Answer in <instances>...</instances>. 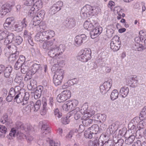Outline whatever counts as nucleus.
Here are the masks:
<instances>
[{
  "instance_id": "nucleus-1",
  "label": "nucleus",
  "mask_w": 146,
  "mask_h": 146,
  "mask_svg": "<svg viewBox=\"0 0 146 146\" xmlns=\"http://www.w3.org/2000/svg\"><path fill=\"white\" fill-rule=\"evenodd\" d=\"M81 112L83 115L81 117V119L83 125L85 127L89 126L92 123V119L90 117L94 114V111H92L90 112V111L87 109L84 110L83 107H82L81 109Z\"/></svg>"
},
{
  "instance_id": "nucleus-2",
  "label": "nucleus",
  "mask_w": 146,
  "mask_h": 146,
  "mask_svg": "<svg viewBox=\"0 0 146 146\" xmlns=\"http://www.w3.org/2000/svg\"><path fill=\"white\" fill-rule=\"evenodd\" d=\"M14 36L13 33H9L7 30H0V40L5 39L4 42V44L5 45L13 42Z\"/></svg>"
},
{
  "instance_id": "nucleus-3",
  "label": "nucleus",
  "mask_w": 146,
  "mask_h": 146,
  "mask_svg": "<svg viewBox=\"0 0 146 146\" xmlns=\"http://www.w3.org/2000/svg\"><path fill=\"white\" fill-rule=\"evenodd\" d=\"M91 53L90 50L85 48L81 50L79 52L78 55L81 61L86 62L91 59Z\"/></svg>"
},
{
  "instance_id": "nucleus-4",
  "label": "nucleus",
  "mask_w": 146,
  "mask_h": 146,
  "mask_svg": "<svg viewBox=\"0 0 146 146\" xmlns=\"http://www.w3.org/2000/svg\"><path fill=\"white\" fill-rule=\"evenodd\" d=\"M64 51L63 45H60L59 47H57L51 49L48 52V54L50 57H57L61 55Z\"/></svg>"
},
{
  "instance_id": "nucleus-5",
  "label": "nucleus",
  "mask_w": 146,
  "mask_h": 146,
  "mask_svg": "<svg viewBox=\"0 0 146 146\" xmlns=\"http://www.w3.org/2000/svg\"><path fill=\"white\" fill-rule=\"evenodd\" d=\"M94 8L89 5H86L81 10V15L83 18L89 17L92 15L94 13Z\"/></svg>"
},
{
  "instance_id": "nucleus-6",
  "label": "nucleus",
  "mask_w": 146,
  "mask_h": 146,
  "mask_svg": "<svg viewBox=\"0 0 146 146\" xmlns=\"http://www.w3.org/2000/svg\"><path fill=\"white\" fill-rule=\"evenodd\" d=\"M78 104V101L76 100H70L66 102L62 106V108L66 111L73 110Z\"/></svg>"
},
{
  "instance_id": "nucleus-7",
  "label": "nucleus",
  "mask_w": 146,
  "mask_h": 146,
  "mask_svg": "<svg viewBox=\"0 0 146 146\" xmlns=\"http://www.w3.org/2000/svg\"><path fill=\"white\" fill-rule=\"evenodd\" d=\"M121 46L119 37L117 35L115 36L111 40L110 44L111 48L114 51H116L119 49Z\"/></svg>"
},
{
  "instance_id": "nucleus-8",
  "label": "nucleus",
  "mask_w": 146,
  "mask_h": 146,
  "mask_svg": "<svg viewBox=\"0 0 146 146\" xmlns=\"http://www.w3.org/2000/svg\"><path fill=\"white\" fill-rule=\"evenodd\" d=\"M42 6V3L41 0H38L33 4V6L32 7L29 11V13L31 15H34L37 11L41 9Z\"/></svg>"
},
{
  "instance_id": "nucleus-9",
  "label": "nucleus",
  "mask_w": 146,
  "mask_h": 146,
  "mask_svg": "<svg viewBox=\"0 0 146 146\" xmlns=\"http://www.w3.org/2000/svg\"><path fill=\"white\" fill-rule=\"evenodd\" d=\"M135 43L133 46L134 49L138 51H142L146 48L145 46L142 44V41H141V39L138 37H137L135 38Z\"/></svg>"
},
{
  "instance_id": "nucleus-10",
  "label": "nucleus",
  "mask_w": 146,
  "mask_h": 146,
  "mask_svg": "<svg viewBox=\"0 0 146 146\" xmlns=\"http://www.w3.org/2000/svg\"><path fill=\"white\" fill-rule=\"evenodd\" d=\"M86 38L87 36L84 34L77 35L74 39L75 45L77 46H80L86 40Z\"/></svg>"
},
{
  "instance_id": "nucleus-11",
  "label": "nucleus",
  "mask_w": 146,
  "mask_h": 146,
  "mask_svg": "<svg viewBox=\"0 0 146 146\" xmlns=\"http://www.w3.org/2000/svg\"><path fill=\"white\" fill-rule=\"evenodd\" d=\"M11 5L8 4L6 3L3 5L1 7V9H0V16L2 17L5 15L7 13L11 11Z\"/></svg>"
},
{
  "instance_id": "nucleus-12",
  "label": "nucleus",
  "mask_w": 146,
  "mask_h": 146,
  "mask_svg": "<svg viewBox=\"0 0 146 146\" xmlns=\"http://www.w3.org/2000/svg\"><path fill=\"white\" fill-rule=\"evenodd\" d=\"M17 128V129H21L22 130H24L26 132H30L32 127L29 124H26L24 125L21 122H19L17 123L16 124Z\"/></svg>"
},
{
  "instance_id": "nucleus-13",
  "label": "nucleus",
  "mask_w": 146,
  "mask_h": 146,
  "mask_svg": "<svg viewBox=\"0 0 146 146\" xmlns=\"http://www.w3.org/2000/svg\"><path fill=\"white\" fill-rule=\"evenodd\" d=\"M40 66V64H34L29 68L28 72L27 73V75L29 76H31L39 69Z\"/></svg>"
},
{
  "instance_id": "nucleus-14",
  "label": "nucleus",
  "mask_w": 146,
  "mask_h": 146,
  "mask_svg": "<svg viewBox=\"0 0 146 146\" xmlns=\"http://www.w3.org/2000/svg\"><path fill=\"white\" fill-rule=\"evenodd\" d=\"M102 28L99 26L96 27L90 33L91 37L94 38L98 37L102 33Z\"/></svg>"
},
{
  "instance_id": "nucleus-15",
  "label": "nucleus",
  "mask_w": 146,
  "mask_h": 146,
  "mask_svg": "<svg viewBox=\"0 0 146 146\" xmlns=\"http://www.w3.org/2000/svg\"><path fill=\"white\" fill-rule=\"evenodd\" d=\"M41 133L43 136H49L50 133V130L49 126L46 124H43L41 128Z\"/></svg>"
},
{
  "instance_id": "nucleus-16",
  "label": "nucleus",
  "mask_w": 146,
  "mask_h": 146,
  "mask_svg": "<svg viewBox=\"0 0 146 146\" xmlns=\"http://www.w3.org/2000/svg\"><path fill=\"white\" fill-rule=\"evenodd\" d=\"M26 18H25L23 19L22 22L18 23L15 25V27L16 31L20 32L21 31L23 28L27 26L26 23Z\"/></svg>"
},
{
  "instance_id": "nucleus-17",
  "label": "nucleus",
  "mask_w": 146,
  "mask_h": 146,
  "mask_svg": "<svg viewBox=\"0 0 146 146\" xmlns=\"http://www.w3.org/2000/svg\"><path fill=\"white\" fill-rule=\"evenodd\" d=\"M41 105V101L38 100L34 104L33 102H30V105L32 107H31V110H33L34 111H37L40 108Z\"/></svg>"
},
{
  "instance_id": "nucleus-18",
  "label": "nucleus",
  "mask_w": 146,
  "mask_h": 146,
  "mask_svg": "<svg viewBox=\"0 0 146 146\" xmlns=\"http://www.w3.org/2000/svg\"><path fill=\"white\" fill-rule=\"evenodd\" d=\"M42 108L40 110V113L42 115H44L46 113L47 109L46 108L47 102L46 99L44 98L42 100Z\"/></svg>"
},
{
  "instance_id": "nucleus-19",
  "label": "nucleus",
  "mask_w": 146,
  "mask_h": 146,
  "mask_svg": "<svg viewBox=\"0 0 146 146\" xmlns=\"http://www.w3.org/2000/svg\"><path fill=\"white\" fill-rule=\"evenodd\" d=\"M81 110L80 111L79 108H76L74 110L71 111V113L73 114L74 116V118L76 120H78L80 117V113H81Z\"/></svg>"
},
{
  "instance_id": "nucleus-20",
  "label": "nucleus",
  "mask_w": 146,
  "mask_h": 146,
  "mask_svg": "<svg viewBox=\"0 0 146 146\" xmlns=\"http://www.w3.org/2000/svg\"><path fill=\"white\" fill-rule=\"evenodd\" d=\"M83 26L85 29L88 31L92 30L94 27V25L91 22L87 21L84 22Z\"/></svg>"
},
{
  "instance_id": "nucleus-21",
  "label": "nucleus",
  "mask_w": 146,
  "mask_h": 146,
  "mask_svg": "<svg viewBox=\"0 0 146 146\" xmlns=\"http://www.w3.org/2000/svg\"><path fill=\"white\" fill-rule=\"evenodd\" d=\"M65 75L64 70L62 69H58L56 71L54 76L63 79Z\"/></svg>"
},
{
  "instance_id": "nucleus-22",
  "label": "nucleus",
  "mask_w": 146,
  "mask_h": 146,
  "mask_svg": "<svg viewBox=\"0 0 146 146\" xmlns=\"http://www.w3.org/2000/svg\"><path fill=\"white\" fill-rule=\"evenodd\" d=\"M129 92V88L127 87H122L120 90V93L122 97L125 98L126 96Z\"/></svg>"
},
{
  "instance_id": "nucleus-23",
  "label": "nucleus",
  "mask_w": 146,
  "mask_h": 146,
  "mask_svg": "<svg viewBox=\"0 0 146 146\" xmlns=\"http://www.w3.org/2000/svg\"><path fill=\"white\" fill-rule=\"evenodd\" d=\"M137 76H135L130 78L129 81V84H130V86L133 87H135L137 85L138 83V80Z\"/></svg>"
},
{
  "instance_id": "nucleus-24",
  "label": "nucleus",
  "mask_w": 146,
  "mask_h": 146,
  "mask_svg": "<svg viewBox=\"0 0 146 146\" xmlns=\"http://www.w3.org/2000/svg\"><path fill=\"white\" fill-rule=\"evenodd\" d=\"M15 81L19 84V85H21V87H24L25 84L23 82V78L21 76H16L15 79Z\"/></svg>"
},
{
  "instance_id": "nucleus-25",
  "label": "nucleus",
  "mask_w": 146,
  "mask_h": 146,
  "mask_svg": "<svg viewBox=\"0 0 146 146\" xmlns=\"http://www.w3.org/2000/svg\"><path fill=\"white\" fill-rule=\"evenodd\" d=\"M93 134H96L99 131V128L97 125H94L88 128Z\"/></svg>"
},
{
  "instance_id": "nucleus-26",
  "label": "nucleus",
  "mask_w": 146,
  "mask_h": 146,
  "mask_svg": "<svg viewBox=\"0 0 146 146\" xmlns=\"http://www.w3.org/2000/svg\"><path fill=\"white\" fill-rule=\"evenodd\" d=\"M12 70V68L10 66H8L5 68V69L3 71H4L5 76L6 78L9 77L10 75Z\"/></svg>"
},
{
  "instance_id": "nucleus-27",
  "label": "nucleus",
  "mask_w": 146,
  "mask_h": 146,
  "mask_svg": "<svg viewBox=\"0 0 146 146\" xmlns=\"http://www.w3.org/2000/svg\"><path fill=\"white\" fill-rule=\"evenodd\" d=\"M54 75L53 79L54 84L56 86L60 85L62 81V79Z\"/></svg>"
},
{
  "instance_id": "nucleus-28",
  "label": "nucleus",
  "mask_w": 146,
  "mask_h": 146,
  "mask_svg": "<svg viewBox=\"0 0 146 146\" xmlns=\"http://www.w3.org/2000/svg\"><path fill=\"white\" fill-rule=\"evenodd\" d=\"M121 9L119 7H115L113 11L115 14H118L117 17L118 20L120 19L121 18Z\"/></svg>"
},
{
  "instance_id": "nucleus-29",
  "label": "nucleus",
  "mask_w": 146,
  "mask_h": 146,
  "mask_svg": "<svg viewBox=\"0 0 146 146\" xmlns=\"http://www.w3.org/2000/svg\"><path fill=\"white\" fill-rule=\"evenodd\" d=\"M23 94H21V93H19V94L16 95L14 98L15 101H16L17 103H19L24 101L23 98L22 96Z\"/></svg>"
},
{
  "instance_id": "nucleus-30",
  "label": "nucleus",
  "mask_w": 146,
  "mask_h": 146,
  "mask_svg": "<svg viewBox=\"0 0 146 146\" xmlns=\"http://www.w3.org/2000/svg\"><path fill=\"white\" fill-rule=\"evenodd\" d=\"M92 133L88 128L84 133V136L86 138L91 139L92 137Z\"/></svg>"
},
{
  "instance_id": "nucleus-31",
  "label": "nucleus",
  "mask_w": 146,
  "mask_h": 146,
  "mask_svg": "<svg viewBox=\"0 0 146 146\" xmlns=\"http://www.w3.org/2000/svg\"><path fill=\"white\" fill-rule=\"evenodd\" d=\"M22 41V38L20 36H16L14 39L13 38V42H14V43L16 45H19L21 43Z\"/></svg>"
},
{
  "instance_id": "nucleus-32",
  "label": "nucleus",
  "mask_w": 146,
  "mask_h": 146,
  "mask_svg": "<svg viewBox=\"0 0 146 146\" xmlns=\"http://www.w3.org/2000/svg\"><path fill=\"white\" fill-rule=\"evenodd\" d=\"M29 66L26 63H23L21 65V72L23 74H25L29 71Z\"/></svg>"
},
{
  "instance_id": "nucleus-33",
  "label": "nucleus",
  "mask_w": 146,
  "mask_h": 146,
  "mask_svg": "<svg viewBox=\"0 0 146 146\" xmlns=\"http://www.w3.org/2000/svg\"><path fill=\"white\" fill-rule=\"evenodd\" d=\"M119 93L117 90H113L111 93L110 96V98L112 100H114L116 99L118 96Z\"/></svg>"
},
{
  "instance_id": "nucleus-34",
  "label": "nucleus",
  "mask_w": 146,
  "mask_h": 146,
  "mask_svg": "<svg viewBox=\"0 0 146 146\" xmlns=\"http://www.w3.org/2000/svg\"><path fill=\"white\" fill-rule=\"evenodd\" d=\"M112 81L111 79H110L107 81L105 82L103 84V85L108 90H109L112 86Z\"/></svg>"
},
{
  "instance_id": "nucleus-35",
  "label": "nucleus",
  "mask_w": 146,
  "mask_h": 146,
  "mask_svg": "<svg viewBox=\"0 0 146 146\" xmlns=\"http://www.w3.org/2000/svg\"><path fill=\"white\" fill-rule=\"evenodd\" d=\"M65 97L66 100L69 99L71 95V92L68 90H66L63 91L62 92Z\"/></svg>"
},
{
  "instance_id": "nucleus-36",
  "label": "nucleus",
  "mask_w": 146,
  "mask_h": 146,
  "mask_svg": "<svg viewBox=\"0 0 146 146\" xmlns=\"http://www.w3.org/2000/svg\"><path fill=\"white\" fill-rule=\"evenodd\" d=\"M21 86V85L19 86H17L15 87V88H11L9 92V94L11 95H13V94L11 93V92H15L17 93L19 92L20 90L23 88Z\"/></svg>"
},
{
  "instance_id": "nucleus-37",
  "label": "nucleus",
  "mask_w": 146,
  "mask_h": 146,
  "mask_svg": "<svg viewBox=\"0 0 146 146\" xmlns=\"http://www.w3.org/2000/svg\"><path fill=\"white\" fill-rule=\"evenodd\" d=\"M42 21L38 17L35 16L33 19V25L34 26L38 25Z\"/></svg>"
},
{
  "instance_id": "nucleus-38",
  "label": "nucleus",
  "mask_w": 146,
  "mask_h": 146,
  "mask_svg": "<svg viewBox=\"0 0 146 146\" xmlns=\"http://www.w3.org/2000/svg\"><path fill=\"white\" fill-rule=\"evenodd\" d=\"M62 92L58 94L57 97V100L59 102H62L66 100L64 97Z\"/></svg>"
},
{
  "instance_id": "nucleus-39",
  "label": "nucleus",
  "mask_w": 146,
  "mask_h": 146,
  "mask_svg": "<svg viewBox=\"0 0 146 146\" xmlns=\"http://www.w3.org/2000/svg\"><path fill=\"white\" fill-rule=\"evenodd\" d=\"M135 139V136L133 135H131L125 140V142L127 145H130L133 142Z\"/></svg>"
},
{
  "instance_id": "nucleus-40",
  "label": "nucleus",
  "mask_w": 146,
  "mask_h": 146,
  "mask_svg": "<svg viewBox=\"0 0 146 146\" xmlns=\"http://www.w3.org/2000/svg\"><path fill=\"white\" fill-rule=\"evenodd\" d=\"M41 34V38H42L43 42L49 40L47 35V33L46 31L42 32Z\"/></svg>"
},
{
  "instance_id": "nucleus-41",
  "label": "nucleus",
  "mask_w": 146,
  "mask_h": 146,
  "mask_svg": "<svg viewBox=\"0 0 146 146\" xmlns=\"http://www.w3.org/2000/svg\"><path fill=\"white\" fill-rule=\"evenodd\" d=\"M14 18L13 17H11L7 18L4 24V26L5 27H8L11 24V22L13 21Z\"/></svg>"
},
{
  "instance_id": "nucleus-42",
  "label": "nucleus",
  "mask_w": 146,
  "mask_h": 146,
  "mask_svg": "<svg viewBox=\"0 0 146 146\" xmlns=\"http://www.w3.org/2000/svg\"><path fill=\"white\" fill-rule=\"evenodd\" d=\"M146 32L144 30H141L139 31V39H141V41H142L146 37Z\"/></svg>"
},
{
  "instance_id": "nucleus-43",
  "label": "nucleus",
  "mask_w": 146,
  "mask_h": 146,
  "mask_svg": "<svg viewBox=\"0 0 146 146\" xmlns=\"http://www.w3.org/2000/svg\"><path fill=\"white\" fill-rule=\"evenodd\" d=\"M98 142L97 139L89 140L88 142V146H97V143Z\"/></svg>"
},
{
  "instance_id": "nucleus-44",
  "label": "nucleus",
  "mask_w": 146,
  "mask_h": 146,
  "mask_svg": "<svg viewBox=\"0 0 146 146\" xmlns=\"http://www.w3.org/2000/svg\"><path fill=\"white\" fill-rule=\"evenodd\" d=\"M18 56L15 53L11 54L9 58V60L10 62L14 61L18 58Z\"/></svg>"
},
{
  "instance_id": "nucleus-45",
  "label": "nucleus",
  "mask_w": 146,
  "mask_h": 146,
  "mask_svg": "<svg viewBox=\"0 0 146 146\" xmlns=\"http://www.w3.org/2000/svg\"><path fill=\"white\" fill-rule=\"evenodd\" d=\"M70 117V113H68L67 114V116L63 118L62 120V123L65 125L68 124L70 122V120L69 119Z\"/></svg>"
},
{
  "instance_id": "nucleus-46",
  "label": "nucleus",
  "mask_w": 146,
  "mask_h": 146,
  "mask_svg": "<svg viewBox=\"0 0 146 146\" xmlns=\"http://www.w3.org/2000/svg\"><path fill=\"white\" fill-rule=\"evenodd\" d=\"M73 80H69L67 83L64 84L62 86V88L64 89H65L67 88L68 87L70 86L73 85Z\"/></svg>"
},
{
  "instance_id": "nucleus-47",
  "label": "nucleus",
  "mask_w": 146,
  "mask_h": 146,
  "mask_svg": "<svg viewBox=\"0 0 146 146\" xmlns=\"http://www.w3.org/2000/svg\"><path fill=\"white\" fill-rule=\"evenodd\" d=\"M85 129L84 126L82 125H80L78 129L75 130V132L78 133H81Z\"/></svg>"
},
{
  "instance_id": "nucleus-48",
  "label": "nucleus",
  "mask_w": 146,
  "mask_h": 146,
  "mask_svg": "<svg viewBox=\"0 0 146 146\" xmlns=\"http://www.w3.org/2000/svg\"><path fill=\"white\" fill-rule=\"evenodd\" d=\"M45 11L44 10H40L36 17H38L40 19L42 20L45 15Z\"/></svg>"
},
{
  "instance_id": "nucleus-49",
  "label": "nucleus",
  "mask_w": 146,
  "mask_h": 146,
  "mask_svg": "<svg viewBox=\"0 0 146 146\" xmlns=\"http://www.w3.org/2000/svg\"><path fill=\"white\" fill-rule=\"evenodd\" d=\"M59 9H58L54 5L50 9V13L51 15H53L56 13L57 11H59Z\"/></svg>"
},
{
  "instance_id": "nucleus-50",
  "label": "nucleus",
  "mask_w": 146,
  "mask_h": 146,
  "mask_svg": "<svg viewBox=\"0 0 146 146\" xmlns=\"http://www.w3.org/2000/svg\"><path fill=\"white\" fill-rule=\"evenodd\" d=\"M41 33H38L36 34L35 37V39L36 41L42 43L43 42L42 39L41 37Z\"/></svg>"
},
{
  "instance_id": "nucleus-51",
  "label": "nucleus",
  "mask_w": 146,
  "mask_h": 146,
  "mask_svg": "<svg viewBox=\"0 0 146 146\" xmlns=\"http://www.w3.org/2000/svg\"><path fill=\"white\" fill-rule=\"evenodd\" d=\"M41 94V90H40L36 89L34 93V97L36 99H38L39 98Z\"/></svg>"
},
{
  "instance_id": "nucleus-52",
  "label": "nucleus",
  "mask_w": 146,
  "mask_h": 146,
  "mask_svg": "<svg viewBox=\"0 0 146 146\" xmlns=\"http://www.w3.org/2000/svg\"><path fill=\"white\" fill-rule=\"evenodd\" d=\"M16 133V130L15 128H12L9 134V135L11 137H9V139H11L15 137Z\"/></svg>"
},
{
  "instance_id": "nucleus-53",
  "label": "nucleus",
  "mask_w": 146,
  "mask_h": 146,
  "mask_svg": "<svg viewBox=\"0 0 146 146\" xmlns=\"http://www.w3.org/2000/svg\"><path fill=\"white\" fill-rule=\"evenodd\" d=\"M8 116L7 114L3 115L0 119V121L3 123H5L8 120Z\"/></svg>"
},
{
  "instance_id": "nucleus-54",
  "label": "nucleus",
  "mask_w": 146,
  "mask_h": 146,
  "mask_svg": "<svg viewBox=\"0 0 146 146\" xmlns=\"http://www.w3.org/2000/svg\"><path fill=\"white\" fill-rule=\"evenodd\" d=\"M46 31L47 33V35L49 39L53 37L55 35V33L53 31L49 30Z\"/></svg>"
},
{
  "instance_id": "nucleus-55",
  "label": "nucleus",
  "mask_w": 146,
  "mask_h": 146,
  "mask_svg": "<svg viewBox=\"0 0 146 146\" xmlns=\"http://www.w3.org/2000/svg\"><path fill=\"white\" fill-rule=\"evenodd\" d=\"M21 94H23V96H22V97L23 98V99L24 100H25V101H27L29 99V94L27 92H25L21 93Z\"/></svg>"
},
{
  "instance_id": "nucleus-56",
  "label": "nucleus",
  "mask_w": 146,
  "mask_h": 146,
  "mask_svg": "<svg viewBox=\"0 0 146 146\" xmlns=\"http://www.w3.org/2000/svg\"><path fill=\"white\" fill-rule=\"evenodd\" d=\"M63 3L61 1H59L57 2L56 3L54 4L55 6L59 10L61 9V7L63 5Z\"/></svg>"
},
{
  "instance_id": "nucleus-57",
  "label": "nucleus",
  "mask_w": 146,
  "mask_h": 146,
  "mask_svg": "<svg viewBox=\"0 0 146 146\" xmlns=\"http://www.w3.org/2000/svg\"><path fill=\"white\" fill-rule=\"evenodd\" d=\"M115 5V3L114 2L111 1H109L108 3L107 6L108 7L111 9V10H112L114 7Z\"/></svg>"
},
{
  "instance_id": "nucleus-58",
  "label": "nucleus",
  "mask_w": 146,
  "mask_h": 146,
  "mask_svg": "<svg viewBox=\"0 0 146 146\" xmlns=\"http://www.w3.org/2000/svg\"><path fill=\"white\" fill-rule=\"evenodd\" d=\"M35 0H26L25 5L27 6H31L34 4Z\"/></svg>"
},
{
  "instance_id": "nucleus-59",
  "label": "nucleus",
  "mask_w": 146,
  "mask_h": 146,
  "mask_svg": "<svg viewBox=\"0 0 146 146\" xmlns=\"http://www.w3.org/2000/svg\"><path fill=\"white\" fill-rule=\"evenodd\" d=\"M106 119V115L105 114H101L99 116L98 119L100 121H104Z\"/></svg>"
},
{
  "instance_id": "nucleus-60",
  "label": "nucleus",
  "mask_w": 146,
  "mask_h": 146,
  "mask_svg": "<svg viewBox=\"0 0 146 146\" xmlns=\"http://www.w3.org/2000/svg\"><path fill=\"white\" fill-rule=\"evenodd\" d=\"M54 113L56 117L60 118L62 116V114L61 113L59 112V110L58 109H55L54 111Z\"/></svg>"
},
{
  "instance_id": "nucleus-61",
  "label": "nucleus",
  "mask_w": 146,
  "mask_h": 146,
  "mask_svg": "<svg viewBox=\"0 0 146 146\" xmlns=\"http://www.w3.org/2000/svg\"><path fill=\"white\" fill-rule=\"evenodd\" d=\"M25 57L23 55H21L19 56V58L18 60V62H19L20 63L22 64L23 62H25Z\"/></svg>"
},
{
  "instance_id": "nucleus-62",
  "label": "nucleus",
  "mask_w": 146,
  "mask_h": 146,
  "mask_svg": "<svg viewBox=\"0 0 146 146\" xmlns=\"http://www.w3.org/2000/svg\"><path fill=\"white\" fill-rule=\"evenodd\" d=\"M7 131L6 128L4 125H0V131L2 133H5Z\"/></svg>"
},
{
  "instance_id": "nucleus-63",
  "label": "nucleus",
  "mask_w": 146,
  "mask_h": 146,
  "mask_svg": "<svg viewBox=\"0 0 146 146\" xmlns=\"http://www.w3.org/2000/svg\"><path fill=\"white\" fill-rule=\"evenodd\" d=\"M22 65V64H21V63H20L19 62H18V61H17L15 64L14 66L16 70L19 69L20 68L21 66Z\"/></svg>"
},
{
  "instance_id": "nucleus-64",
  "label": "nucleus",
  "mask_w": 146,
  "mask_h": 146,
  "mask_svg": "<svg viewBox=\"0 0 146 146\" xmlns=\"http://www.w3.org/2000/svg\"><path fill=\"white\" fill-rule=\"evenodd\" d=\"M143 145H142L141 142L139 140H137L136 142H135L132 146H143Z\"/></svg>"
}]
</instances>
